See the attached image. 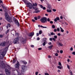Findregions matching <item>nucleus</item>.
<instances>
[{
    "label": "nucleus",
    "instance_id": "obj_20",
    "mask_svg": "<svg viewBox=\"0 0 75 75\" xmlns=\"http://www.w3.org/2000/svg\"><path fill=\"white\" fill-rule=\"evenodd\" d=\"M60 28L61 32L63 33V32L64 31V30H63V29H62V28L61 27H60Z\"/></svg>",
    "mask_w": 75,
    "mask_h": 75
},
{
    "label": "nucleus",
    "instance_id": "obj_4",
    "mask_svg": "<svg viewBox=\"0 0 75 75\" xmlns=\"http://www.w3.org/2000/svg\"><path fill=\"white\" fill-rule=\"evenodd\" d=\"M40 21L42 23L47 22V18L45 17L42 18L40 19Z\"/></svg>",
    "mask_w": 75,
    "mask_h": 75
},
{
    "label": "nucleus",
    "instance_id": "obj_2",
    "mask_svg": "<svg viewBox=\"0 0 75 75\" xmlns=\"http://www.w3.org/2000/svg\"><path fill=\"white\" fill-rule=\"evenodd\" d=\"M5 18L6 20L9 21V22L11 23L12 22V19L11 18H10L8 14L7 13H5Z\"/></svg>",
    "mask_w": 75,
    "mask_h": 75
},
{
    "label": "nucleus",
    "instance_id": "obj_5",
    "mask_svg": "<svg viewBox=\"0 0 75 75\" xmlns=\"http://www.w3.org/2000/svg\"><path fill=\"white\" fill-rule=\"evenodd\" d=\"M4 54H5V53H3V52L2 51H0V58L2 59L4 57Z\"/></svg>",
    "mask_w": 75,
    "mask_h": 75
},
{
    "label": "nucleus",
    "instance_id": "obj_64",
    "mask_svg": "<svg viewBox=\"0 0 75 75\" xmlns=\"http://www.w3.org/2000/svg\"><path fill=\"white\" fill-rule=\"evenodd\" d=\"M57 72H61V71H60V70H58L57 71Z\"/></svg>",
    "mask_w": 75,
    "mask_h": 75
},
{
    "label": "nucleus",
    "instance_id": "obj_41",
    "mask_svg": "<svg viewBox=\"0 0 75 75\" xmlns=\"http://www.w3.org/2000/svg\"><path fill=\"white\" fill-rule=\"evenodd\" d=\"M55 56H56V57H57L58 55V53H56L55 54Z\"/></svg>",
    "mask_w": 75,
    "mask_h": 75
},
{
    "label": "nucleus",
    "instance_id": "obj_48",
    "mask_svg": "<svg viewBox=\"0 0 75 75\" xmlns=\"http://www.w3.org/2000/svg\"><path fill=\"white\" fill-rule=\"evenodd\" d=\"M16 62V60H13V64H14V63H15Z\"/></svg>",
    "mask_w": 75,
    "mask_h": 75
},
{
    "label": "nucleus",
    "instance_id": "obj_63",
    "mask_svg": "<svg viewBox=\"0 0 75 75\" xmlns=\"http://www.w3.org/2000/svg\"><path fill=\"white\" fill-rule=\"evenodd\" d=\"M38 72H36L35 73L36 75H38Z\"/></svg>",
    "mask_w": 75,
    "mask_h": 75
},
{
    "label": "nucleus",
    "instance_id": "obj_16",
    "mask_svg": "<svg viewBox=\"0 0 75 75\" xmlns=\"http://www.w3.org/2000/svg\"><path fill=\"white\" fill-rule=\"evenodd\" d=\"M22 42L23 43H25V41H26V39H23V38H22Z\"/></svg>",
    "mask_w": 75,
    "mask_h": 75
},
{
    "label": "nucleus",
    "instance_id": "obj_45",
    "mask_svg": "<svg viewBox=\"0 0 75 75\" xmlns=\"http://www.w3.org/2000/svg\"><path fill=\"white\" fill-rule=\"evenodd\" d=\"M48 57L49 58H51L52 57L50 55H49L48 56Z\"/></svg>",
    "mask_w": 75,
    "mask_h": 75
},
{
    "label": "nucleus",
    "instance_id": "obj_36",
    "mask_svg": "<svg viewBox=\"0 0 75 75\" xmlns=\"http://www.w3.org/2000/svg\"><path fill=\"white\" fill-rule=\"evenodd\" d=\"M67 67L69 69H70V67H69V65H67Z\"/></svg>",
    "mask_w": 75,
    "mask_h": 75
},
{
    "label": "nucleus",
    "instance_id": "obj_6",
    "mask_svg": "<svg viewBox=\"0 0 75 75\" xmlns=\"http://www.w3.org/2000/svg\"><path fill=\"white\" fill-rule=\"evenodd\" d=\"M19 39L18 38H16L13 41V43L14 44H17L19 43Z\"/></svg>",
    "mask_w": 75,
    "mask_h": 75
},
{
    "label": "nucleus",
    "instance_id": "obj_50",
    "mask_svg": "<svg viewBox=\"0 0 75 75\" xmlns=\"http://www.w3.org/2000/svg\"><path fill=\"white\" fill-rule=\"evenodd\" d=\"M3 37V35H0V38H2Z\"/></svg>",
    "mask_w": 75,
    "mask_h": 75
},
{
    "label": "nucleus",
    "instance_id": "obj_49",
    "mask_svg": "<svg viewBox=\"0 0 75 75\" xmlns=\"http://www.w3.org/2000/svg\"><path fill=\"white\" fill-rule=\"evenodd\" d=\"M60 53L61 54H62V53H63V51H62V50H60Z\"/></svg>",
    "mask_w": 75,
    "mask_h": 75
},
{
    "label": "nucleus",
    "instance_id": "obj_58",
    "mask_svg": "<svg viewBox=\"0 0 75 75\" xmlns=\"http://www.w3.org/2000/svg\"><path fill=\"white\" fill-rule=\"evenodd\" d=\"M43 10H45V9H46V8H45V7H43Z\"/></svg>",
    "mask_w": 75,
    "mask_h": 75
},
{
    "label": "nucleus",
    "instance_id": "obj_43",
    "mask_svg": "<svg viewBox=\"0 0 75 75\" xmlns=\"http://www.w3.org/2000/svg\"><path fill=\"white\" fill-rule=\"evenodd\" d=\"M15 35L16 36H18V33H16V34H15Z\"/></svg>",
    "mask_w": 75,
    "mask_h": 75
},
{
    "label": "nucleus",
    "instance_id": "obj_26",
    "mask_svg": "<svg viewBox=\"0 0 75 75\" xmlns=\"http://www.w3.org/2000/svg\"><path fill=\"white\" fill-rule=\"evenodd\" d=\"M17 71L18 72V75H21V74H20V71H19L17 70Z\"/></svg>",
    "mask_w": 75,
    "mask_h": 75
},
{
    "label": "nucleus",
    "instance_id": "obj_22",
    "mask_svg": "<svg viewBox=\"0 0 75 75\" xmlns=\"http://www.w3.org/2000/svg\"><path fill=\"white\" fill-rule=\"evenodd\" d=\"M52 47H53V45H50L48 47V48H49L51 50V49H52Z\"/></svg>",
    "mask_w": 75,
    "mask_h": 75
},
{
    "label": "nucleus",
    "instance_id": "obj_11",
    "mask_svg": "<svg viewBox=\"0 0 75 75\" xmlns=\"http://www.w3.org/2000/svg\"><path fill=\"white\" fill-rule=\"evenodd\" d=\"M0 45L1 46L4 47V46H5V45H6V43L5 42H2L1 43Z\"/></svg>",
    "mask_w": 75,
    "mask_h": 75
},
{
    "label": "nucleus",
    "instance_id": "obj_24",
    "mask_svg": "<svg viewBox=\"0 0 75 75\" xmlns=\"http://www.w3.org/2000/svg\"><path fill=\"white\" fill-rule=\"evenodd\" d=\"M33 4H34L35 6H34V7H35H35H36V6H37V3H35V4L34 5V4H33ZM33 5H32V6H33Z\"/></svg>",
    "mask_w": 75,
    "mask_h": 75
},
{
    "label": "nucleus",
    "instance_id": "obj_37",
    "mask_svg": "<svg viewBox=\"0 0 75 75\" xmlns=\"http://www.w3.org/2000/svg\"><path fill=\"white\" fill-rule=\"evenodd\" d=\"M72 54L73 55H75V51L73 52H72Z\"/></svg>",
    "mask_w": 75,
    "mask_h": 75
},
{
    "label": "nucleus",
    "instance_id": "obj_59",
    "mask_svg": "<svg viewBox=\"0 0 75 75\" xmlns=\"http://www.w3.org/2000/svg\"><path fill=\"white\" fill-rule=\"evenodd\" d=\"M70 61V60H69V59H68L67 62H69Z\"/></svg>",
    "mask_w": 75,
    "mask_h": 75
},
{
    "label": "nucleus",
    "instance_id": "obj_17",
    "mask_svg": "<svg viewBox=\"0 0 75 75\" xmlns=\"http://www.w3.org/2000/svg\"><path fill=\"white\" fill-rule=\"evenodd\" d=\"M34 34V32L31 33H30V36L32 37V36H33Z\"/></svg>",
    "mask_w": 75,
    "mask_h": 75
},
{
    "label": "nucleus",
    "instance_id": "obj_38",
    "mask_svg": "<svg viewBox=\"0 0 75 75\" xmlns=\"http://www.w3.org/2000/svg\"><path fill=\"white\" fill-rule=\"evenodd\" d=\"M47 40V38H44L43 39V40L44 41H46V40Z\"/></svg>",
    "mask_w": 75,
    "mask_h": 75
},
{
    "label": "nucleus",
    "instance_id": "obj_34",
    "mask_svg": "<svg viewBox=\"0 0 75 75\" xmlns=\"http://www.w3.org/2000/svg\"><path fill=\"white\" fill-rule=\"evenodd\" d=\"M42 33V31L40 30L39 32V34H41Z\"/></svg>",
    "mask_w": 75,
    "mask_h": 75
},
{
    "label": "nucleus",
    "instance_id": "obj_44",
    "mask_svg": "<svg viewBox=\"0 0 75 75\" xmlns=\"http://www.w3.org/2000/svg\"><path fill=\"white\" fill-rule=\"evenodd\" d=\"M52 40H53V41H55L56 40L54 38H53Z\"/></svg>",
    "mask_w": 75,
    "mask_h": 75
},
{
    "label": "nucleus",
    "instance_id": "obj_28",
    "mask_svg": "<svg viewBox=\"0 0 75 75\" xmlns=\"http://www.w3.org/2000/svg\"><path fill=\"white\" fill-rule=\"evenodd\" d=\"M39 6H40V7L41 8H43V6H42V5H39Z\"/></svg>",
    "mask_w": 75,
    "mask_h": 75
},
{
    "label": "nucleus",
    "instance_id": "obj_12",
    "mask_svg": "<svg viewBox=\"0 0 75 75\" xmlns=\"http://www.w3.org/2000/svg\"><path fill=\"white\" fill-rule=\"evenodd\" d=\"M57 20H59V18L58 17H57L56 18H55L54 19V21L55 22H57Z\"/></svg>",
    "mask_w": 75,
    "mask_h": 75
},
{
    "label": "nucleus",
    "instance_id": "obj_33",
    "mask_svg": "<svg viewBox=\"0 0 75 75\" xmlns=\"http://www.w3.org/2000/svg\"><path fill=\"white\" fill-rule=\"evenodd\" d=\"M70 73L71 74L70 75H73V74L72 73V72L71 71H70Z\"/></svg>",
    "mask_w": 75,
    "mask_h": 75
},
{
    "label": "nucleus",
    "instance_id": "obj_56",
    "mask_svg": "<svg viewBox=\"0 0 75 75\" xmlns=\"http://www.w3.org/2000/svg\"><path fill=\"white\" fill-rule=\"evenodd\" d=\"M50 41H52V38H50Z\"/></svg>",
    "mask_w": 75,
    "mask_h": 75
},
{
    "label": "nucleus",
    "instance_id": "obj_32",
    "mask_svg": "<svg viewBox=\"0 0 75 75\" xmlns=\"http://www.w3.org/2000/svg\"><path fill=\"white\" fill-rule=\"evenodd\" d=\"M52 11H54V12H55V11H57V10L56 9H52Z\"/></svg>",
    "mask_w": 75,
    "mask_h": 75
},
{
    "label": "nucleus",
    "instance_id": "obj_21",
    "mask_svg": "<svg viewBox=\"0 0 75 75\" xmlns=\"http://www.w3.org/2000/svg\"><path fill=\"white\" fill-rule=\"evenodd\" d=\"M23 0V1H24V3H25L27 5V3L28 2H27V1H26V0Z\"/></svg>",
    "mask_w": 75,
    "mask_h": 75
},
{
    "label": "nucleus",
    "instance_id": "obj_42",
    "mask_svg": "<svg viewBox=\"0 0 75 75\" xmlns=\"http://www.w3.org/2000/svg\"><path fill=\"white\" fill-rule=\"evenodd\" d=\"M54 37L55 39H56V38H57V35H54Z\"/></svg>",
    "mask_w": 75,
    "mask_h": 75
},
{
    "label": "nucleus",
    "instance_id": "obj_25",
    "mask_svg": "<svg viewBox=\"0 0 75 75\" xmlns=\"http://www.w3.org/2000/svg\"><path fill=\"white\" fill-rule=\"evenodd\" d=\"M50 34L52 35H55V33H54L53 32H52L50 33Z\"/></svg>",
    "mask_w": 75,
    "mask_h": 75
},
{
    "label": "nucleus",
    "instance_id": "obj_3",
    "mask_svg": "<svg viewBox=\"0 0 75 75\" xmlns=\"http://www.w3.org/2000/svg\"><path fill=\"white\" fill-rule=\"evenodd\" d=\"M7 69H5V72L6 74L8 75H10V72L9 71V70L11 69V68L10 66H7Z\"/></svg>",
    "mask_w": 75,
    "mask_h": 75
},
{
    "label": "nucleus",
    "instance_id": "obj_29",
    "mask_svg": "<svg viewBox=\"0 0 75 75\" xmlns=\"http://www.w3.org/2000/svg\"><path fill=\"white\" fill-rule=\"evenodd\" d=\"M70 51H73V47H71L70 48Z\"/></svg>",
    "mask_w": 75,
    "mask_h": 75
},
{
    "label": "nucleus",
    "instance_id": "obj_18",
    "mask_svg": "<svg viewBox=\"0 0 75 75\" xmlns=\"http://www.w3.org/2000/svg\"><path fill=\"white\" fill-rule=\"evenodd\" d=\"M57 68L59 69H61L62 68H63V67H62V66H58L57 67Z\"/></svg>",
    "mask_w": 75,
    "mask_h": 75
},
{
    "label": "nucleus",
    "instance_id": "obj_61",
    "mask_svg": "<svg viewBox=\"0 0 75 75\" xmlns=\"http://www.w3.org/2000/svg\"><path fill=\"white\" fill-rule=\"evenodd\" d=\"M60 18V19H62L63 18V17L62 16H61Z\"/></svg>",
    "mask_w": 75,
    "mask_h": 75
},
{
    "label": "nucleus",
    "instance_id": "obj_30",
    "mask_svg": "<svg viewBox=\"0 0 75 75\" xmlns=\"http://www.w3.org/2000/svg\"><path fill=\"white\" fill-rule=\"evenodd\" d=\"M10 27V24H8V26H7V28H8V27Z\"/></svg>",
    "mask_w": 75,
    "mask_h": 75
},
{
    "label": "nucleus",
    "instance_id": "obj_53",
    "mask_svg": "<svg viewBox=\"0 0 75 75\" xmlns=\"http://www.w3.org/2000/svg\"><path fill=\"white\" fill-rule=\"evenodd\" d=\"M38 50H42V48H38Z\"/></svg>",
    "mask_w": 75,
    "mask_h": 75
},
{
    "label": "nucleus",
    "instance_id": "obj_57",
    "mask_svg": "<svg viewBox=\"0 0 75 75\" xmlns=\"http://www.w3.org/2000/svg\"><path fill=\"white\" fill-rule=\"evenodd\" d=\"M32 21H33V22H35V20H34V19H32Z\"/></svg>",
    "mask_w": 75,
    "mask_h": 75
},
{
    "label": "nucleus",
    "instance_id": "obj_55",
    "mask_svg": "<svg viewBox=\"0 0 75 75\" xmlns=\"http://www.w3.org/2000/svg\"><path fill=\"white\" fill-rule=\"evenodd\" d=\"M50 24H52V23H53V21H50Z\"/></svg>",
    "mask_w": 75,
    "mask_h": 75
},
{
    "label": "nucleus",
    "instance_id": "obj_13",
    "mask_svg": "<svg viewBox=\"0 0 75 75\" xmlns=\"http://www.w3.org/2000/svg\"><path fill=\"white\" fill-rule=\"evenodd\" d=\"M57 45H60V46H61V47L64 46V45L62 44L60 42H58L57 43Z\"/></svg>",
    "mask_w": 75,
    "mask_h": 75
},
{
    "label": "nucleus",
    "instance_id": "obj_7",
    "mask_svg": "<svg viewBox=\"0 0 75 75\" xmlns=\"http://www.w3.org/2000/svg\"><path fill=\"white\" fill-rule=\"evenodd\" d=\"M13 20L15 22L16 24L18 25V26H19V23L18 21L15 18H13Z\"/></svg>",
    "mask_w": 75,
    "mask_h": 75
},
{
    "label": "nucleus",
    "instance_id": "obj_39",
    "mask_svg": "<svg viewBox=\"0 0 75 75\" xmlns=\"http://www.w3.org/2000/svg\"><path fill=\"white\" fill-rule=\"evenodd\" d=\"M47 21L50 22V19L49 18H48L47 19Z\"/></svg>",
    "mask_w": 75,
    "mask_h": 75
},
{
    "label": "nucleus",
    "instance_id": "obj_27",
    "mask_svg": "<svg viewBox=\"0 0 75 75\" xmlns=\"http://www.w3.org/2000/svg\"><path fill=\"white\" fill-rule=\"evenodd\" d=\"M58 65L59 66H62V64H61V63L60 62H59Z\"/></svg>",
    "mask_w": 75,
    "mask_h": 75
},
{
    "label": "nucleus",
    "instance_id": "obj_51",
    "mask_svg": "<svg viewBox=\"0 0 75 75\" xmlns=\"http://www.w3.org/2000/svg\"><path fill=\"white\" fill-rule=\"evenodd\" d=\"M51 44H52L51 42H49L48 43V44H49V45H51Z\"/></svg>",
    "mask_w": 75,
    "mask_h": 75
},
{
    "label": "nucleus",
    "instance_id": "obj_10",
    "mask_svg": "<svg viewBox=\"0 0 75 75\" xmlns=\"http://www.w3.org/2000/svg\"><path fill=\"white\" fill-rule=\"evenodd\" d=\"M7 51H8V48L6 47L4 49V52H3L4 54H6V52H7Z\"/></svg>",
    "mask_w": 75,
    "mask_h": 75
},
{
    "label": "nucleus",
    "instance_id": "obj_52",
    "mask_svg": "<svg viewBox=\"0 0 75 75\" xmlns=\"http://www.w3.org/2000/svg\"><path fill=\"white\" fill-rule=\"evenodd\" d=\"M57 35L58 36H60L61 35V34L60 33H58V34H57Z\"/></svg>",
    "mask_w": 75,
    "mask_h": 75
},
{
    "label": "nucleus",
    "instance_id": "obj_62",
    "mask_svg": "<svg viewBox=\"0 0 75 75\" xmlns=\"http://www.w3.org/2000/svg\"><path fill=\"white\" fill-rule=\"evenodd\" d=\"M31 47H34V45H30Z\"/></svg>",
    "mask_w": 75,
    "mask_h": 75
},
{
    "label": "nucleus",
    "instance_id": "obj_40",
    "mask_svg": "<svg viewBox=\"0 0 75 75\" xmlns=\"http://www.w3.org/2000/svg\"><path fill=\"white\" fill-rule=\"evenodd\" d=\"M34 19L35 20H38V18L37 17H35Z\"/></svg>",
    "mask_w": 75,
    "mask_h": 75
},
{
    "label": "nucleus",
    "instance_id": "obj_23",
    "mask_svg": "<svg viewBox=\"0 0 75 75\" xmlns=\"http://www.w3.org/2000/svg\"><path fill=\"white\" fill-rule=\"evenodd\" d=\"M47 11L48 13H51L52 11L51 10L49 9H47Z\"/></svg>",
    "mask_w": 75,
    "mask_h": 75
},
{
    "label": "nucleus",
    "instance_id": "obj_8",
    "mask_svg": "<svg viewBox=\"0 0 75 75\" xmlns=\"http://www.w3.org/2000/svg\"><path fill=\"white\" fill-rule=\"evenodd\" d=\"M27 67H26L25 65H22V71H25Z\"/></svg>",
    "mask_w": 75,
    "mask_h": 75
},
{
    "label": "nucleus",
    "instance_id": "obj_19",
    "mask_svg": "<svg viewBox=\"0 0 75 75\" xmlns=\"http://www.w3.org/2000/svg\"><path fill=\"white\" fill-rule=\"evenodd\" d=\"M46 43H47V41H44L43 43V46H45V44H46Z\"/></svg>",
    "mask_w": 75,
    "mask_h": 75
},
{
    "label": "nucleus",
    "instance_id": "obj_35",
    "mask_svg": "<svg viewBox=\"0 0 75 75\" xmlns=\"http://www.w3.org/2000/svg\"><path fill=\"white\" fill-rule=\"evenodd\" d=\"M22 62L23 64H27V62H26L23 61Z\"/></svg>",
    "mask_w": 75,
    "mask_h": 75
},
{
    "label": "nucleus",
    "instance_id": "obj_31",
    "mask_svg": "<svg viewBox=\"0 0 75 75\" xmlns=\"http://www.w3.org/2000/svg\"><path fill=\"white\" fill-rule=\"evenodd\" d=\"M52 28H55V26L54 25H53L52 26Z\"/></svg>",
    "mask_w": 75,
    "mask_h": 75
},
{
    "label": "nucleus",
    "instance_id": "obj_60",
    "mask_svg": "<svg viewBox=\"0 0 75 75\" xmlns=\"http://www.w3.org/2000/svg\"><path fill=\"white\" fill-rule=\"evenodd\" d=\"M45 75H49V74H48L47 73H46L45 74Z\"/></svg>",
    "mask_w": 75,
    "mask_h": 75
},
{
    "label": "nucleus",
    "instance_id": "obj_54",
    "mask_svg": "<svg viewBox=\"0 0 75 75\" xmlns=\"http://www.w3.org/2000/svg\"><path fill=\"white\" fill-rule=\"evenodd\" d=\"M57 29H55L54 30V32H57Z\"/></svg>",
    "mask_w": 75,
    "mask_h": 75
},
{
    "label": "nucleus",
    "instance_id": "obj_46",
    "mask_svg": "<svg viewBox=\"0 0 75 75\" xmlns=\"http://www.w3.org/2000/svg\"><path fill=\"white\" fill-rule=\"evenodd\" d=\"M57 31H59L60 30V29H59V28H57Z\"/></svg>",
    "mask_w": 75,
    "mask_h": 75
},
{
    "label": "nucleus",
    "instance_id": "obj_1",
    "mask_svg": "<svg viewBox=\"0 0 75 75\" xmlns=\"http://www.w3.org/2000/svg\"><path fill=\"white\" fill-rule=\"evenodd\" d=\"M34 4H33V5H32V4L30 3V2H28L27 3V7L30 8V9H31L33 8H34L35 10V13H39V12H40V10H38V8H37L34 7Z\"/></svg>",
    "mask_w": 75,
    "mask_h": 75
},
{
    "label": "nucleus",
    "instance_id": "obj_14",
    "mask_svg": "<svg viewBox=\"0 0 75 75\" xmlns=\"http://www.w3.org/2000/svg\"><path fill=\"white\" fill-rule=\"evenodd\" d=\"M38 27H41L42 28H47V27H44L42 25L40 26V25H38Z\"/></svg>",
    "mask_w": 75,
    "mask_h": 75
},
{
    "label": "nucleus",
    "instance_id": "obj_47",
    "mask_svg": "<svg viewBox=\"0 0 75 75\" xmlns=\"http://www.w3.org/2000/svg\"><path fill=\"white\" fill-rule=\"evenodd\" d=\"M38 19H40V18H41V16H38Z\"/></svg>",
    "mask_w": 75,
    "mask_h": 75
},
{
    "label": "nucleus",
    "instance_id": "obj_15",
    "mask_svg": "<svg viewBox=\"0 0 75 75\" xmlns=\"http://www.w3.org/2000/svg\"><path fill=\"white\" fill-rule=\"evenodd\" d=\"M47 8H49V9H51V5L49 4L47 5Z\"/></svg>",
    "mask_w": 75,
    "mask_h": 75
},
{
    "label": "nucleus",
    "instance_id": "obj_9",
    "mask_svg": "<svg viewBox=\"0 0 75 75\" xmlns=\"http://www.w3.org/2000/svg\"><path fill=\"white\" fill-rule=\"evenodd\" d=\"M15 67L18 69H19V67H20V64H19V63H17V64L15 65Z\"/></svg>",
    "mask_w": 75,
    "mask_h": 75
}]
</instances>
